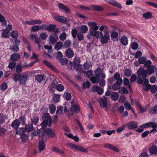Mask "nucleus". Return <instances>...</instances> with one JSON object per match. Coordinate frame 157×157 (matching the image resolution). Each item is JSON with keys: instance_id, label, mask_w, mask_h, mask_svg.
<instances>
[{"instance_id": "1", "label": "nucleus", "mask_w": 157, "mask_h": 157, "mask_svg": "<svg viewBox=\"0 0 157 157\" xmlns=\"http://www.w3.org/2000/svg\"><path fill=\"white\" fill-rule=\"evenodd\" d=\"M43 122L41 124L42 128L39 129L36 134L40 138L43 137L44 139L46 138V134L51 137H53L55 136V134L54 131L51 129L48 128L46 131L45 127L47 126L51 127L52 123V120L51 118L49 116L48 114H44L42 117Z\"/></svg>"}, {"instance_id": "2", "label": "nucleus", "mask_w": 157, "mask_h": 157, "mask_svg": "<svg viewBox=\"0 0 157 157\" xmlns=\"http://www.w3.org/2000/svg\"><path fill=\"white\" fill-rule=\"evenodd\" d=\"M69 109L76 113L79 112L80 111L78 106L74 103L73 101H71V103L69 102V103L66 104V105L65 106L64 112L67 111V109Z\"/></svg>"}, {"instance_id": "3", "label": "nucleus", "mask_w": 157, "mask_h": 157, "mask_svg": "<svg viewBox=\"0 0 157 157\" xmlns=\"http://www.w3.org/2000/svg\"><path fill=\"white\" fill-rule=\"evenodd\" d=\"M98 28L99 27H96L91 29L90 32V34L93 36H95L98 38L100 37L103 35V34L102 32H100L99 31H96Z\"/></svg>"}, {"instance_id": "4", "label": "nucleus", "mask_w": 157, "mask_h": 157, "mask_svg": "<svg viewBox=\"0 0 157 157\" xmlns=\"http://www.w3.org/2000/svg\"><path fill=\"white\" fill-rule=\"evenodd\" d=\"M58 82L55 79H53L52 81V83L49 86V87L50 88H64V86L61 84L57 85Z\"/></svg>"}, {"instance_id": "5", "label": "nucleus", "mask_w": 157, "mask_h": 157, "mask_svg": "<svg viewBox=\"0 0 157 157\" xmlns=\"http://www.w3.org/2000/svg\"><path fill=\"white\" fill-rule=\"evenodd\" d=\"M69 146L72 148H75L78 151H81L84 153H86L88 152V150L85 148L75 144L70 143Z\"/></svg>"}, {"instance_id": "6", "label": "nucleus", "mask_w": 157, "mask_h": 157, "mask_svg": "<svg viewBox=\"0 0 157 157\" xmlns=\"http://www.w3.org/2000/svg\"><path fill=\"white\" fill-rule=\"evenodd\" d=\"M29 78V76L27 73H24L21 75L20 80L19 82L20 84L25 85L26 82Z\"/></svg>"}, {"instance_id": "7", "label": "nucleus", "mask_w": 157, "mask_h": 157, "mask_svg": "<svg viewBox=\"0 0 157 157\" xmlns=\"http://www.w3.org/2000/svg\"><path fill=\"white\" fill-rule=\"evenodd\" d=\"M107 98L105 96H103L100 98L99 104L101 108L107 107Z\"/></svg>"}, {"instance_id": "8", "label": "nucleus", "mask_w": 157, "mask_h": 157, "mask_svg": "<svg viewBox=\"0 0 157 157\" xmlns=\"http://www.w3.org/2000/svg\"><path fill=\"white\" fill-rule=\"evenodd\" d=\"M147 72L145 70H141L139 69L137 72V74L138 76L142 77L143 80L146 79L147 76Z\"/></svg>"}, {"instance_id": "9", "label": "nucleus", "mask_w": 157, "mask_h": 157, "mask_svg": "<svg viewBox=\"0 0 157 157\" xmlns=\"http://www.w3.org/2000/svg\"><path fill=\"white\" fill-rule=\"evenodd\" d=\"M58 39V36L55 33H52L50 35L49 43L50 44H54L56 42Z\"/></svg>"}, {"instance_id": "10", "label": "nucleus", "mask_w": 157, "mask_h": 157, "mask_svg": "<svg viewBox=\"0 0 157 157\" xmlns=\"http://www.w3.org/2000/svg\"><path fill=\"white\" fill-rule=\"evenodd\" d=\"M24 118L23 117H21L19 118V120H14L13 122H12V124H11V126L12 127L14 128H17L19 125H20V121H21L22 119H22V120H23Z\"/></svg>"}, {"instance_id": "11", "label": "nucleus", "mask_w": 157, "mask_h": 157, "mask_svg": "<svg viewBox=\"0 0 157 157\" xmlns=\"http://www.w3.org/2000/svg\"><path fill=\"white\" fill-rule=\"evenodd\" d=\"M104 146L105 147L116 152H120V150L117 147L109 143L105 144Z\"/></svg>"}, {"instance_id": "12", "label": "nucleus", "mask_w": 157, "mask_h": 157, "mask_svg": "<svg viewBox=\"0 0 157 157\" xmlns=\"http://www.w3.org/2000/svg\"><path fill=\"white\" fill-rule=\"evenodd\" d=\"M127 126L130 129H133L137 128V123L136 121H132L128 123Z\"/></svg>"}, {"instance_id": "13", "label": "nucleus", "mask_w": 157, "mask_h": 157, "mask_svg": "<svg viewBox=\"0 0 157 157\" xmlns=\"http://www.w3.org/2000/svg\"><path fill=\"white\" fill-rule=\"evenodd\" d=\"M141 127L144 128L152 127L153 128H156L157 126L155 123L153 122H149L142 125Z\"/></svg>"}, {"instance_id": "14", "label": "nucleus", "mask_w": 157, "mask_h": 157, "mask_svg": "<svg viewBox=\"0 0 157 157\" xmlns=\"http://www.w3.org/2000/svg\"><path fill=\"white\" fill-rule=\"evenodd\" d=\"M144 81L143 82V85L144 86H146L145 88H157V86L156 85H154L152 87H151V85L148 84V80L146 78L143 80Z\"/></svg>"}, {"instance_id": "15", "label": "nucleus", "mask_w": 157, "mask_h": 157, "mask_svg": "<svg viewBox=\"0 0 157 157\" xmlns=\"http://www.w3.org/2000/svg\"><path fill=\"white\" fill-rule=\"evenodd\" d=\"M43 63L45 65L47 66L48 67L51 69L53 70L55 72H57L58 71L57 69L56 68L52 66V64L48 62L47 61L44 60L43 61Z\"/></svg>"}, {"instance_id": "16", "label": "nucleus", "mask_w": 157, "mask_h": 157, "mask_svg": "<svg viewBox=\"0 0 157 157\" xmlns=\"http://www.w3.org/2000/svg\"><path fill=\"white\" fill-rule=\"evenodd\" d=\"M66 56L69 58H71L74 55V53L73 50L70 48H67L65 52Z\"/></svg>"}, {"instance_id": "17", "label": "nucleus", "mask_w": 157, "mask_h": 157, "mask_svg": "<svg viewBox=\"0 0 157 157\" xmlns=\"http://www.w3.org/2000/svg\"><path fill=\"white\" fill-rule=\"evenodd\" d=\"M108 2L113 6L117 7L120 9L122 8V6L118 2L116 1L111 0Z\"/></svg>"}, {"instance_id": "18", "label": "nucleus", "mask_w": 157, "mask_h": 157, "mask_svg": "<svg viewBox=\"0 0 157 157\" xmlns=\"http://www.w3.org/2000/svg\"><path fill=\"white\" fill-rule=\"evenodd\" d=\"M95 73L97 76H99L100 75L102 78H105V75L102 73V71L101 69L99 67L95 71Z\"/></svg>"}, {"instance_id": "19", "label": "nucleus", "mask_w": 157, "mask_h": 157, "mask_svg": "<svg viewBox=\"0 0 157 157\" xmlns=\"http://www.w3.org/2000/svg\"><path fill=\"white\" fill-rule=\"evenodd\" d=\"M58 5L60 10H63L67 13H69L70 12V10L64 4L59 3L58 4Z\"/></svg>"}, {"instance_id": "20", "label": "nucleus", "mask_w": 157, "mask_h": 157, "mask_svg": "<svg viewBox=\"0 0 157 157\" xmlns=\"http://www.w3.org/2000/svg\"><path fill=\"white\" fill-rule=\"evenodd\" d=\"M44 138L42 139V140L40 141L39 142V149L40 152L42 150H45V146L44 143L43 141Z\"/></svg>"}, {"instance_id": "21", "label": "nucleus", "mask_w": 157, "mask_h": 157, "mask_svg": "<svg viewBox=\"0 0 157 157\" xmlns=\"http://www.w3.org/2000/svg\"><path fill=\"white\" fill-rule=\"evenodd\" d=\"M156 69V67L153 66H149L147 67V72L148 74L150 75L155 71V70Z\"/></svg>"}, {"instance_id": "22", "label": "nucleus", "mask_w": 157, "mask_h": 157, "mask_svg": "<svg viewBox=\"0 0 157 157\" xmlns=\"http://www.w3.org/2000/svg\"><path fill=\"white\" fill-rule=\"evenodd\" d=\"M123 82L121 79H119L118 81H117L113 86L112 88H120Z\"/></svg>"}, {"instance_id": "23", "label": "nucleus", "mask_w": 157, "mask_h": 157, "mask_svg": "<svg viewBox=\"0 0 157 157\" xmlns=\"http://www.w3.org/2000/svg\"><path fill=\"white\" fill-rule=\"evenodd\" d=\"M20 57V55L17 53H14L12 54L10 57L12 60L14 61H17Z\"/></svg>"}, {"instance_id": "24", "label": "nucleus", "mask_w": 157, "mask_h": 157, "mask_svg": "<svg viewBox=\"0 0 157 157\" xmlns=\"http://www.w3.org/2000/svg\"><path fill=\"white\" fill-rule=\"evenodd\" d=\"M90 7L92 8L93 10L97 11H102L104 10L103 8L98 6L91 5Z\"/></svg>"}, {"instance_id": "25", "label": "nucleus", "mask_w": 157, "mask_h": 157, "mask_svg": "<svg viewBox=\"0 0 157 157\" xmlns=\"http://www.w3.org/2000/svg\"><path fill=\"white\" fill-rule=\"evenodd\" d=\"M10 32V30L7 29H6L3 30L2 33V36L5 38H8L9 37V34Z\"/></svg>"}, {"instance_id": "26", "label": "nucleus", "mask_w": 157, "mask_h": 157, "mask_svg": "<svg viewBox=\"0 0 157 157\" xmlns=\"http://www.w3.org/2000/svg\"><path fill=\"white\" fill-rule=\"evenodd\" d=\"M100 79V77L97 76L96 75L94 77H91L90 79V80L93 83H98L99 82Z\"/></svg>"}, {"instance_id": "27", "label": "nucleus", "mask_w": 157, "mask_h": 157, "mask_svg": "<svg viewBox=\"0 0 157 157\" xmlns=\"http://www.w3.org/2000/svg\"><path fill=\"white\" fill-rule=\"evenodd\" d=\"M35 79L39 83L41 82L44 79V75H38L35 76Z\"/></svg>"}, {"instance_id": "28", "label": "nucleus", "mask_w": 157, "mask_h": 157, "mask_svg": "<svg viewBox=\"0 0 157 157\" xmlns=\"http://www.w3.org/2000/svg\"><path fill=\"white\" fill-rule=\"evenodd\" d=\"M109 40V37L104 35L101 38V41L103 44H107Z\"/></svg>"}, {"instance_id": "29", "label": "nucleus", "mask_w": 157, "mask_h": 157, "mask_svg": "<svg viewBox=\"0 0 157 157\" xmlns=\"http://www.w3.org/2000/svg\"><path fill=\"white\" fill-rule=\"evenodd\" d=\"M55 19L57 21L62 23H64L66 20V18L63 16H57L55 17Z\"/></svg>"}, {"instance_id": "30", "label": "nucleus", "mask_w": 157, "mask_h": 157, "mask_svg": "<svg viewBox=\"0 0 157 157\" xmlns=\"http://www.w3.org/2000/svg\"><path fill=\"white\" fill-rule=\"evenodd\" d=\"M63 46V43L59 41L57 42L55 46V48L56 50H58L62 48Z\"/></svg>"}, {"instance_id": "31", "label": "nucleus", "mask_w": 157, "mask_h": 157, "mask_svg": "<svg viewBox=\"0 0 157 157\" xmlns=\"http://www.w3.org/2000/svg\"><path fill=\"white\" fill-rule=\"evenodd\" d=\"M119 96V95L118 93L113 92L111 95V98L113 100L115 101L117 100Z\"/></svg>"}, {"instance_id": "32", "label": "nucleus", "mask_w": 157, "mask_h": 157, "mask_svg": "<svg viewBox=\"0 0 157 157\" xmlns=\"http://www.w3.org/2000/svg\"><path fill=\"white\" fill-rule=\"evenodd\" d=\"M121 42L123 45H127L128 42V40L127 37L125 36H122L121 39Z\"/></svg>"}, {"instance_id": "33", "label": "nucleus", "mask_w": 157, "mask_h": 157, "mask_svg": "<svg viewBox=\"0 0 157 157\" xmlns=\"http://www.w3.org/2000/svg\"><path fill=\"white\" fill-rule=\"evenodd\" d=\"M33 129V126L30 124L26 125L25 127V131L26 132H30Z\"/></svg>"}, {"instance_id": "34", "label": "nucleus", "mask_w": 157, "mask_h": 157, "mask_svg": "<svg viewBox=\"0 0 157 157\" xmlns=\"http://www.w3.org/2000/svg\"><path fill=\"white\" fill-rule=\"evenodd\" d=\"M149 151L151 154H155L157 153V147L153 146L149 149Z\"/></svg>"}, {"instance_id": "35", "label": "nucleus", "mask_w": 157, "mask_h": 157, "mask_svg": "<svg viewBox=\"0 0 157 157\" xmlns=\"http://www.w3.org/2000/svg\"><path fill=\"white\" fill-rule=\"evenodd\" d=\"M88 25L90 27V31L91 29H93L94 28L96 27H99L98 26H97V24L95 22H93L90 21L87 23Z\"/></svg>"}, {"instance_id": "36", "label": "nucleus", "mask_w": 157, "mask_h": 157, "mask_svg": "<svg viewBox=\"0 0 157 157\" xmlns=\"http://www.w3.org/2000/svg\"><path fill=\"white\" fill-rule=\"evenodd\" d=\"M25 131V129L23 128H21L19 129H17L16 130V133L21 136L24 134Z\"/></svg>"}, {"instance_id": "37", "label": "nucleus", "mask_w": 157, "mask_h": 157, "mask_svg": "<svg viewBox=\"0 0 157 157\" xmlns=\"http://www.w3.org/2000/svg\"><path fill=\"white\" fill-rule=\"evenodd\" d=\"M143 16L144 18L146 19L150 18L152 17V14L150 12L144 13L143 14Z\"/></svg>"}, {"instance_id": "38", "label": "nucleus", "mask_w": 157, "mask_h": 157, "mask_svg": "<svg viewBox=\"0 0 157 157\" xmlns=\"http://www.w3.org/2000/svg\"><path fill=\"white\" fill-rule=\"evenodd\" d=\"M23 68V67L21 66V64L19 63L17 64L16 66V72L18 73L21 72Z\"/></svg>"}, {"instance_id": "39", "label": "nucleus", "mask_w": 157, "mask_h": 157, "mask_svg": "<svg viewBox=\"0 0 157 157\" xmlns=\"http://www.w3.org/2000/svg\"><path fill=\"white\" fill-rule=\"evenodd\" d=\"M150 113L155 114L157 113V105L151 107L149 110Z\"/></svg>"}, {"instance_id": "40", "label": "nucleus", "mask_w": 157, "mask_h": 157, "mask_svg": "<svg viewBox=\"0 0 157 157\" xmlns=\"http://www.w3.org/2000/svg\"><path fill=\"white\" fill-rule=\"evenodd\" d=\"M124 84L125 85L127 86L128 88H131V83H129V80L127 78H125L124 79Z\"/></svg>"}, {"instance_id": "41", "label": "nucleus", "mask_w": 157, "mask_h": 157, "mask_svg": "<svg viewBox=\"0 0 157 157\" xmlns=\"http://www.w3.org/2000/svg\"><path fill=\"white\" fill-rule=\"evenodd\" d=\"M124 75L128 77H129L132 74L131 71L128 68H126L124 71Z\"/></svg>"}, {"instance_id": "42", "label": "nucleus", "mask_w": 157, "mask_h": 157, "mask_svg": "<svg viewBox=\"0 0 157 157\" xmlns=\"http://www.w3.org/2000/svg\"><path fill=\"white\" fill-rule=\"evenodd\" d=\"M80 62V60L78 57H75L73 60L74 64L76 66H78Z\"/></svg>"}, {"instance_id": "43", "label": "nucleus", "mask_w": 157, "mask_h": 157, "mask_svg": "<svg viewBox=\"0 0 157 157\" xmlns=\"http://www.w3.org/2000/svg\"><path fill=\"white\" fill-rule=\"evenodd\" d=\"M81 31L82 33H86L88 31V28L86 25H83L80 28Z\"/></svg>"}, {"instance_id": "44", "label": "nucleus", "mask_w": 157, "mask_h": 157, "mask_svg": "<svg viewBox=\"0 0 157 157\" xmlns=\"http://www.w3.org/2000/svg\"><path fill=\"white\" fill-rule=\"evenodd\" d=\"M120 73L117 72L115 73L113 75V78L115 79L118 81L120 79H121L122 80V82H123V79L121 78H120Z\"/></svg>"}, {"instance_id": "45", "label": "nucleus", "mask_w": 157, "mask_h": 157, "mask_svg": "<svg viewBox=\"0 0 157 157\" xmlns=\"http://www.w3.org/2000/svg\"><path fill=\"white\" fill-rule=\"evenodd\" d=\"M135 103L136 104L138 107L139 108L141 113H143L144 112L146 111V109H144L141 106V105H140V104L139 103L138 101L136 100Z\"/></svg>"}, {"instance_id": "46", "label": "nucleus", "mask_w": 157, "mask_h": 157, "mask_svg": "<svg viewBox=\"0 0 157 157\" xmlns=\"http://www.w3.org/2000/svg\"><path fill=\"white\" fill-rule=\"evenodd\" d=\"M10 49L13 51V52H17L19 51V48L18 46L17 45H13L12 46V48Z\"/></svg>"}, {"instance_id": "47", "label": "nucleus", "mask_w": 157, "mask_h": 157, "mask_svg": "<svg viewBox=\"0 0 157 157\" xmlns=\"http://www.w3.org/2000/svg\"><path fill=\"white\" fill-rule=\"evenodd\" d=\"M16 63L14 62H11L8 65V67L11 70L13 69L16 66Z\"/></svg>"}, {"instance_id": "48", "label": "nucleus", "mask_w": 157, "mask_h": 157, "mask_svg": "<svg viewBox=\"0 0 157 157\" xmlns=\"http://www.w3.org/2000/svg\"><path fill=\"white\" fill-rule=\"evenodd\" d=\"M49 109L50 113L52 114H53L56 109L55 105L53 104L51 105L49 107Z\"/></svg>"}, {"instance_id": "49", "label": "nucleus", "mask_w": 157, "mask_h": 157, "mask_svg": "<svg viewBox=\"0 0 157 157\" xmlns=\"http://www.w3.org/2000/svg\"><path fill=\"white\" fill-rule=\"evenodd\" d=\"M0 22L3 23L4 25H6L7 24L6 20L4 16L0 13Z\"/></svg>"}, {"instance_id": "50", "label": "nucleus", "mask_w": 157, "mask_h": 157, "mask_svg": "<svg viewBox=\"0 0 157 157\" xmlns=\"http://www.w3.org/2000/svg\"><path fill=\"white\" fill-rule=\"evenodd\" d=\"M63 96L67 100H70L71 99V96L70 93L66 92L64 93Z\"/></svg>"}, {"instance_id": "51", "label": "nucleus", "mask_w": 157, "mask_h": 157, "mask_svg": "<svg viewBox=\"0 0 157 157\" xmlns=\"http://www.w3.org/2000/svg\"><path fill=\"white\" fill-rule=\"evenodd\" d=\"M39 121L38 118L36 117H33L31 119V121L33 124H36Z\"/></svg>"}, {"instance_id": "52", "label": "nucleus", "mask_w": 157, "mask_h": 157, "mask_svg": "<svg viewBox=\"0 0 157 157\" xmlns=\"http://www.w3.org/2000/svg\"><path fill=\"white\" fill-rule=\"evenodd\" d=\"M52 151H53L57 152L60 154H64V153L62 151L56 147H53L52 148Z\"/></svg>"}, {"instance_id": "53", "label": "nucleus", "mask_w": 157, "mask_h": 157, "mask_svg": "<svg viewBox=\"0 0 157 157\" xmlns=\"http://www.w3.org/2000/svg\"><path fill=\"white\" fill-rule=\"evenodd\" d=\"M67 37V34L64 32H63L62 33L60 34L59 37L61 40L64 41L65 40Z\"/></svg>"}, {"instance_id": "54", "label": "nucleus", "mask_w": 157, "mask_h": 157, "mask_svg": "<svg viewBox=\"0 0 157 157\" xmlns=\"http://www.w3.org/2000/svg\"><path fill=\"white\" fill-rule=\"evenodd\" d=\"M10 35L13 38H17L18 35L17 32L16 31H13L10 33Z\"/></svg>"}, {"instance_id": "55", "label": "nucleus", "mask_w": 157, "mask_h": 157, "mask_svg": "<svg viewBox=\"0 0 157 157\" xmlns=\"http://www.w3.org/2000/svg\"><path fill=\"white\" fill-rule=\"evenodd\" d=\"M124 105L125 107V109L127 110H131L132 108H133L131 107L130 103L127 101L124 104Z\"/></svg>"}, {"instance_id": "56", "label": "nucleus", "mask_w": 157, "mask_h": 157, "mask_svg": "<svg viewBox=\"0 0 157 157\" xmlns=\"http://www.w3.org/2000/svg\"><path fill=\"white\" fill-rule=\"evenodd\" d=\"M92 91L97 92L99 95L102 94L104 92L103 89H92Z\"/></svg>"}, {"instance_id": "57", "label": "nucleus", "mask_w": 157, "mask_h": 157, "mask_svg": "<svg viewBox=\"0 0 157 157\" xmlns=\"http://www.w3.org/2000/svg\"><path fill=\"white\" fill-rule=\"evenodd\" d=\"M41 29L40 26L35 25L33 26L31 28L33 32H35Z\"/></svg>"}, {"instance_id": "58", "label": "nucleus", "mask_w": 157, "mask_h": 157, "mask_svg": "<svg viewBox=\"0 0 157 157\" xmlns=\"http://www.w3.org/2000/svg\"><path fill=\"white\" fill-rule=\"evenodd\" d=\"M60 62L62 65H66L68 63V60L66 58H63L60 59Z\"/></svg>"}, {"instance_id": "59", "label": "nucleus", "mask_w": 157, "mask_h": 157, "mask_svg": "<svg viewBox=\"0 0 157 157\" xmlns=\"http://www.w3.org/2000/svg\"><path fill=\"white\" fill-rule=\"evenodd\" d=\"M138 44L136 42H133L131 44V48L133 50H136L138 48Z\"/></svg>"}, {"instance_id": "60", "label": "nucleus", "mask_w": 157, "mask_h": 157, "mask_svg": "<svg viewBox=\"0 0 157 157\" xmlns=\"http://www.w3.org/2000/svg\"><path fill=\"white\" fill-rule=\"evenodd\" d=\"M56 25H50L47 26V30L49 32H51L56 27Z\"/></svg>"}, {"instance_id": "61", "label": "nucleus", "mask_w": 157, "mask_h": 157, "mask_svg": "<svg viewBox=\"0 0 157 157\" xmlns=\"http://www.w3.org/2000/svg\"><path fill=\"white\" fill-rule=\"evenodd\" d=\"M21 137L22 142L24 143L28 139L29 136L28 135L24 134L21 136Z\"/></svg>"}, {"instance_id": "62", "label": "nucleus", "mask_w": 157, "mask_h": 157, "mask_svg": "<svg viewBox=\"0 0 157 157\" xmlns=\"http://www.w3.org/2000/svg\"><path fill=\"white\" fill-rule=\"evenodd\" d=\"M125 127L126 125H123L121 126L118 128L116 130V131L118 133H120L121 132L124 130Z\"/></svg>"}, {"instance_id": "63", "label": "nucleus", "mask_w": 157, "mask_h": 157, "mask_svg": "<svg viewBox=\"0 0 157 157\" xmlns=\"http://www.w3.org/2000/svg\"><path fill=\"white\" fill-rule=\"evenodd\" d=\"M48 36V35L45 33H42L40 35V37L42 40H45Z\"/></svg>"}, {"instance_id": "64", "label": "nucleus", "mask_w": 157, "mask_h": 157, "mask_svg": "<svg viewBox=\"0 0 157 157\" xmlns=\"http://www.w3.org/2000/svg\"><path fill=\"white\" fill-rule=\"evenodd\" d=\"M71 44V42L69 40H66L64 44V47L65 48H67L69 47Z\"/></svg>"}]
</instances>
